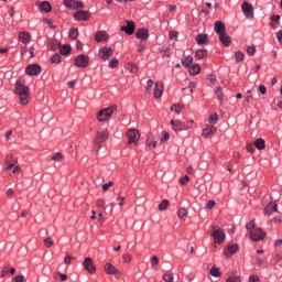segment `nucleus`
<instances>
[{
	"mask_svg": "<svg viewBox=\"0 0 282 282\" xmlns=\"http://www.w3.org/2000/svg\"><path fill=\"white\" fill-rule=\"evenodd\" d=\"M14 94L19 96L20 105H28L30 102V87L25 86V79H17Z\"/></svg>",
	"mask_w": 282,
	"mask_h": 282,
	"instance_id": "obj_1",
	"label": "nucleus"
},
{
	"mask_svg": "<svg viewBox=\"0 0 282 282\" xmlns=\"http://www.w3.org/2000/svg\"><path fill=\"white\" fill-rule=\"evenodd\" d=\"M115 111H118V106L116 105H111L108 108L99 110V112L97 113L98 122H107V120H109L111 116H113Z\"/></svg>",
	"mask_w": 282,
	"mask_h": 282,
	"instance_id": "obj_2",
	"label": "nucleus"
},
{
	"mask_svg": "<svg viewBox=\"0 0 282 282\" xmlns=\"http://www.w3.org/2000/svg\"><path fill=\"white\" fill-rule=\"evenodd\" d=\"M210 235L215 243L220 245L224 243V241H226V234L224 232V230H221L219 225L212 226Z\"/></svg>",
	"mask_w": 282,
	"mask_h": 282,
	"instance_id": "obj_3",
	"label": "nucleus"
},
{
	"mask_svg": "<svg viewBox=\"0 0 282 282\" xmlns=\"http://www.w3.org/2000/svg\"><path fill=\"white\" fill-rule=\"evenodd\" d=\"M109 140V130H101L97 131L95 137V144L100 149L102 145V142H107Z\"/></svg>",
	"mask_w": 282,
	"mask_h": 282,
	"instance_id": "obj_4",
	"label": "nucleus"
},
{
	"mask_svg": "<svg viewBox=\"0 0 282 282\" xmlns=\"http://www.w3.org/2000/svg\"><path fill=\"white\" fill-rule=\"evenodd\" d=\"M128 144H138L140 142V131L138 129H129L126 133Z\"/></svg>",
	"mask_w": 282,
	"mask_h": 282,
	"instance_id": "obj_5",
	"label": "nucleus"
},
{
	"mask_svg": "<svg viewBox=\"0 0 282 282\" xmlns=\"http://www.w3.org/2000/svg\"><path fill=\"white\" fill-rule=\"evenodd\" d=\"M265 235L267 234L261 228H254L249 231V236L252 241H263L265 239Z\"/></svg>",
	"mask_w": 282,
	"mask_h": 282,
	"instance_id": "obj_6",
	"label": "nucleus"
},
{
	"mask_svg": "<svg viewBox=\"0 0 282 282\" xmlns=\"http://www.w3.org/2000/svg\"><path fill=\"white\" fill-rule=\"evenodd\" d=\"M242 13L247 19H254V7H252L249 2H243L241 6Z\"/></svg>",
	"mask_w": 282,
	"mask_h": 282,
	"instance_id": "obj_7",
	"label": "nucleus"
},
{
	"mask_svg": "<svg viewBox=\"0 0 282 282\" xmlns=\"http://www.w3.org/2000/svg\"><path fill=\"white\" fill-rule=\"evenodd\" d=\"M98 56L101 61H109L113 56V48L104 46L99 50Z\"/></svg>",
	"mask_w": 282,
	"mask_h": 282,
	"instance_id": "obj_8",
	"label": "nucleus"
},
{
	"mask_svg": "<svg viewBox=\"0 0 282 282\" xmlns=\"http://www.w3.org/2000/svg\"><path fill=\"white\" fill-rule=\"evenodd\" d=\"M76 67L85 68L89 65V56L85 54L77 55L75 57Z\"/></svg>",
	"mask_w": 282,
	"mask_h": 282,
	"instance_id": "obj_9",
	"label": "nucleus"
},
{
	"mask_svg": "<svg viewBox=\"0 0 282 282\" xmlns=\"http://www.w3.org/2000/svg\"><path fill=\"white\" fill-rule=\"evenodd\" d=\"M84 270H87L89 274H96V265L94 264V260L87 257L83 262Z\"/></svg>",
	"mask_w": 282,
	"mask_h": 282,
	"instance_id": "obj_10",
	"label": "nucleus"
},
{
	"mask_svg": "<svg viewBox=\"0 0 282 282\" xmlns=\"http://www.w3.org/2000/svg\"><path fill=\"white\" fill-rule=\"evenodd\" d=\"M120 31L126 32L128 36H131L135 32V22L127 20L126 25H122Z\"/></svg>",
	"mask_w": 282,
	"mask_h": 282,
	"instance_id": "obj_11",
	"label": "nucleus"
},
{
	"mask_svg": "<svg viewBox=\"0 0 282 282\" xmlns=\"http://www.w3.org/2000/svg\"><path fill=\"white\" fill-rule=\"evenodd\" d=\"M75 21H89L91 19V13L89 11L79 10L74 13Z\"/></svg>",
	"mask_w": 282,
	"mask_h": 282,
	"instance_id": "obj_12",
	"label": "nucleus"
},
{
	"mask_svg": "<svg viewBox=\"0 0 282 282\" xmlns=\"http://www.w3.org/2000/svg\"><path fill=\"white\" fill-rule=\"evenodd\" d=\"M25 74L28 76H39L41 74V65L39 64H31L25 68Z\"/></svg>",
	"mask_w": 282,
	"mask_h": 282,
	"instance_id": "obj_13",
	"label": "nucleus"
},
{
	"mask_svg": "<svg viewBox=\"0 0 282 282\" xmlns=\"http://www.w3.org/2000/svg\"><path fill=\"white\" fill-rule=\"evenodd\" d=\"M104 270L108 274H113L117 279H120L122 276L120 271L118 269H116V267L113 264H111L109 262L105 264Z\"/></svg>",
	"mask_w": 282,
	"mask_h": 282,
	"instance_id": "obj_14",
	"label": "nucleus"
},
{
	"mask_svg": "<svg viewBox=\"0 0 282 282\" xmlns=\"http://www.w3.org/2000/svg\"><path fill=\"white\" fill-rule=\"evenodd\" d=\"M17 162H19L17 160V158H14V154H7L6 159H4V164H6V169L7 171H10V169L14 167L17 165Z\"/></svg>",
	"mask_w": 282,
	"mask_h": 282,
	"instance_id": "obj_15",
	"label": "nucleus"
},
{
	"mask_svg": "<svg viewBox=\"0 0 282 282\" xmlns=\"http://www.w3.org/2000/svg\"><path fill=\"white\" fill-rule=\"evenodd\" d=\"M135 39L139 41H149V31L144 28H140L135 32Z\"/></svg>",
	"mask_w": 282,
	"mask_h": 282,
	"instance_id": "obj_16",
	"label": "nucleus"
},
{
	"mask_svg": "<svg viewBox=\"0 0 282 282\" xmlns=\"http://www.w3.org/2000/svg\"><path fill=\"white\" fill-rule=\"evenodd\" d=\"M279 206L276 205V203H269L264 209H263V215H265L267 217H270V215H272V213H276Z\"/></svg>",
	"mask_w": 282,
	"mask_h": 282,
	"instance_id": "obj_17",
	"label": "nucleus"
},
{
	"mask_svg": "<svg viewBox=\"0 0 282 282\" xmlns=\"http://www.w3.org/2000/svg\"><path fill=\"white\" fill-rule=\"evenodd\" d=\"M237 250H239V246L228 245L227 248L224 249V254L227 259H229V257H232V254L237 253Z\"/></svg>",
	"mask_w": 282,
	"mask_h": 282,
	"instance_id": "obj_18",
	"label": "nucleus"
},
{
	"mask_svg": "<svg viewBox=\"0 0 282 282\" xmlns=\"http://www.w3.org/2000/svg\"><path fill=\"white\" fill-rule=\"evenodd\" d=\"M214 30L216 34H218V36L221 34H226V24H224V22L221 21H216L214 24Z\"/></svg>",
	"mask_w": 282,
	"mask_h": 282,
	"instance_id": "obj_19",
	"label": "nucleus"
},
{
	"mask_svg": "<svg viewBox=\"0 0 282 282\" xmlns=\"http://www.w3.org/2000/svg\"><path fill=\"white\" fill-rule=\"evenodd\" d=\"M218 36H219L220 43H223L225 47H230V43H232V39L230 37V35H228V33H223Z\"/></svg>",
	"mask_w": 282,
	"mask_h": 282,
	"instance_id": "obj_20",
	"label": "nucleus"
},
{
	"mask_svg": "<svg viewBox=\"0 0 282 282\" xmlns=\"http://www.w3.org/2000/svg\"><path fill=\"white\" fill-rule=\"evenodd\" d=\"M170 123L173 128V131H175V133H178V131H184V123L182 121L171 120Z\"/></svg>",
	"mask_w": 282,
	"mask_h": 282,
	"instance_id": "obj_21",
	"label": "nucleus"
},
{
	"mask_svg": "<svg viewBox=\"0 0 282 282\" xmlns=\"http://www.w3.org/2000/svg\"><path fill=\"white\" fill-rule=\"evenodd\" d=\"M217 132V128L214 126H208L207 128L203 129V138H210V135H215Z\"/></svg>",
	"mask_w": 282,
	"mask_h": 282,
	"instance_id": "obj_22",
	"label": "nucleus"
},
{
	"mask_svg": "<svg viewBox=\"0 0 282 282\" xmlns=\"http://www.w3.org/2000/svg\"><path fill=\"white\" fill-rule=\"evenodd\" d=\"M107 39H109V34L105 31H98L95 34V41H97V43H102V41H107Z\"/></svg>",
	"mask_w": 282,
	"mask_h": 282,
	"instance_id": "obj_23",
	"label": "nucleus"
},
{
	"mask_svg": "<svg viewBox=\"0 0 282 282\" xmlns=\"http://www.w3.org/2000/svg\"><path fill=\"white\" fill-rule=\"evenodd\" d=\"M195 41L198 45H206L208 43V35L200 33L196 35Z\"/></svg>",
	"mask_w": 282,
	"mask_h": 282,
	"instance_id": "obj_24",
	"label": "nucleus"
},
{
	"mask_svg": "<svg viewBox=\"0 0 282 282\" xmlns=\"http://www.w3.org/2000/svg\"><path fill=\"white\" fill-rule=\"evenodd\" d=\"M19 39L21 43L28 44L30 41H32V36L28 31H23L19 34Z\"/></svg>",
	"mask_w": 282,
	"mask_h": 282,
	"instance_id": "obj_25",
	"label": "nucleus"
},
{
	"mask_svg": "<svg viewBox=\"0 0 282 282\" xmlns=\"http://www.w3.org/2000/svg\"><path fill=\"white\" fill-rule=\"evenodd\" d=\"M253 147H256L258 151H263V149H265V140H263L262 138L256 139L253 142Z\"/></svg>",
	"mask_w": 282,
	"mask_h": 282,
	"instance_id": "obj_26",
	"label": "nucleus"
},
{
	"mask_svg": "<svg viewBox=\"0 0 282 282\" xmlns=\"http://www.w3.org/2000/svg\"><path fill=\"white\" fill-rule=\"evenodd\" d=\"M162 94H164V87L156 83L154 86V98H162Z\"/></svg>",
	"mask_w": 282,
	"mask_h": 282,
	"instance_id": "obj_27",
	"label": "nucleus"
},
{
	"mask_svg": "<svg viewBox=\"0 0 282 282\" xmlns=\"http://www.w3.org/2000/svg\"><path fill=\"white\" fill-rule=\"evenodd\" d=\"M40 10L42 12H52V4L48 1H43L40 3Z\"/></svg>",
	"mask_w": 282,
	"mask_h": 282,
	"instance_id": "obj_28",
	"label": "nucleus"
},
{
	"mask_svg": "<svg viewBox=\"0 0 282 282\" xmlns=\"http://www.w3.org/2000/svg\"><path fill=\"white\" fill-rule=\"evenodd\" d=\"M208 56V51L205 48H198L195 52V57L198 59L206 58Z\"/></svg>",
	"mask_w": 282,
	"mask_h": 282,
	"instance_id": "obj_29",
	"label": "nucleus"
},
{
	"mask_svg": "<svg viewBox=\"0 0 282 282\" xmlns=\"http://www.w3.org/2000/svg\"><path fill=\"white\" fill-rule=\"evenodd\" d=\"M72 52V46L69 44H64L62 47H59V54L62 56H67Z\"/></svg>",
	"mask_w": 282,
	"mask_h": 282,
	"instance_id": "obj_30",
	"label": "nucleus"
},
{
	"mask_svg": "<svg viewBox=\"0 0 282 282\" xmlns=\"http://www.w3.org/2000/svg\"><path fill=\"white\" fill-rule=\"evenodd\" d=\"M202 72V67L198 64H192L189 67V74L192 76H197Z\"/></svg>",
	"mask_w": 282,
	"mask_h": 282,
	"instance_id": "obj_31",
	"label": "nucleus"
},
{
	"mask_svg": "<svg viewBox=\"0 0 282 282\" xmlns=\"http://www.w3.org/2000/svg\"><path fill=\"white\" fill-rule=\"evenodd\" d=\"M147 145L150 148V149H155V147H158V141H155L153 139V135L149 134L148 138H147Z\"/></svg>",
	"mask_w": 282,
	"mask_h": 282,
	"instance_id": "obj_32",
	"label": "nucleus"
},
{
	"mask_svg": "<svg viewBox=\"0 0 282 282\" xmlns=\"http://www.w3.org/2000/svg\"><path fill=\"white\" fill-rule=\"evenodd\" d=\"M182 65L183 67H191L193 65V56H186L185 58L182 59Z\"/></svg>",
	"mask_w": 282,
	"mask_h": 282,
	"instance_id": "obj_33",
	"label": "nucleus"
},
{
	"mask_svg": "<svg viewBox=\"0 0 282 282\" xmlns=\"http://www.w3.org/2000/svg\"><path fill=\"white\" fill-rule=\"evenodd\" d=\"M215 94L219 102H224V90L221 89L220 86L216 87Z\"/></svg>",
	"mask_w": 282,
	"mask_h": 282,
	"instance_id": "obj_34",
	"label": "nucleus"
},
{
	"mask_svg": "<svg viewBox=\"0 0 282 282\" xmlns=\"http://www.w3.org/2000/svg\"><path fill=\"white\" fill-rule=\"evenodd\" d=\"M236 63H242V61L246 58V54L241 51H237L235 53Z\"/></svg>",
	"mask_w": 282,
	"mask_h": 282,
	"instance_id": "obj_35",
	"label": "nucleus"
},
{
	"mask_svg": "<svg viewBox=\"0 0 282 282\" xmlns=\"http://www.w3.org/2000/svg\"><path fill=\"white\" fill-rule=\"evenodd\" d=\"M64 6L70 10H76V0H64Z\"/></svg>",
	"mask_w": 282,
	"mask_h": 282,
	"instance_id": "obj_36",
	"label": "nucleus"
},
{
	"mask_svg": "<svg viewBox=\"0 0 282 282\" xmlns=\"http://www.w3.org/2000/svg\"><path fill=\"white\" fill-rule=\"evenodd\" d=\"M68 36L73 41H76V39H78V29H76V28L70 29L68 32Z\"/></svg>",
	"mask_w": 282,
	"mask_h": 282,
	"instance_id": "obj_37",
	"label": "nucleus"
},
{
	"mask_svg": "<svg viewBox=\"0 0 282 282\" xmlns=\"http://www.w3.org/2000/svg\"><path fill=\"white\" fill-rule=\"evenodd\" d=\"M209 274L212 275V276H216V278H219V276H221V271L219 270V268H217V267H212V269H210V271H209Z\"/></svg>",
	"mask_w": 282,
	"mask_h": 282,
	"instance_id": "obj_38",
	"label": "nucleus"
},
{
	"mask_svg": "<svg viewBox=\"0 0 282 282\" xmlns=\"http://www.w3.org/2000/svg\"><path fill=\"white\" fill-rule=\"evenodd\" d=\"M51 160H53L54 162H63V160H65V156L63 155V153L57 152L51 156Z\"/></svg>",
	"mask_w": 282,
	"mask_h": 282,
	"instance_id": "obj_39",
	"label": "nucleus"
},
{
	"mask_svg": "<svg viewBox=\"0 0 282 282\" xmlns=\"http://www.w3.org/2000/svg\"><path fill=\"white\" fill-rule=\"evenodd\" d=\"M58 276H59L61 281H66L67 280V274H65V273L57 272V273L53 274V279L55 281H58Z\"/></svg>",
	"mask_w": 282,
	"mask_h": 282,
	"instance_id": "obj_40",
	"label": "nucleus"
},
{
	"mask_svg": "<svg viewBox=\"0 0 282 282\" xmlns=\"http://www.w3.org/2000/svg\"><path fill=\"white\" fill-rule=\"evenodd\" d=\"M128 70L130 72V74H138V65H135L134 63H129Z\"/></svg>",
	"mask_w": 282,
	"mask_h": 282,
	"instance_id": "obj_41",
	"label": "nucleus"
},
{
	"mask_svg": "<svg viewBox=\"0 0 282 282\" xmlns=\"http://www.w3.org/2000/svg\"><path fill=\"white\" fill-rule=\"evenodd\" d=\"M173 272L171 271H167L164 275H163V281L165 282H173Z\"/></svg>",
	"mask_w": 282,
	"mask_h": 282,
	"instance_id": "obj_42",
	"label": "nucleus"
},
{
	"mask_svg": "<svg viewBox=\"0 0 282 282\" xmlns=\"http://www.w3.org/2000/svg\"><path fill=\"white\" fill-rule=\"evenodd\" d=\"M150 263L152 268H158V265H160V258H158V256H153L150 260Z\"/></svg>",
	"mask_w": 282,
	"mask_h": 282,
	"instance_id": "obj_43",
	"label": "nucleus"
},
{
	"mask_svg": "<svg viewBox=\"0 0 282 282\" xmlns=\"http://www.w3.org/2000/svg\"><path fill=\"white\" fill-rule=\"evenodd\" d=\"M118 65H120V62L118 61V58L113 57L110 63H109V67L110 69H116V67H118Z\"/></svg>",
	"mask_w": 282,
	"mask_h": 282,
	"instance_id": "obj_44",
	"label": "nucleus"
},
{
	"mask_svg": "<svg viewBox=\"0 0 282 282\" xmlns=\"http://www.w3.org/2000/svg\"><path fill=\"white\" fill-rule=\"evenodd\" d=\"M208 122L212 124H217L219 122V116L217 113H214L209 117Z\"/></svg>",
	"mask_w": 282,
	"mask_h": 282,
	"instance_id": "obj_45",
	"label": "nucleus"
},
{
	"mask_svg": "<svg viewBox=\"0 0 282 282\" xmlns=\"http://www.w3.org/2000/svg\"><path fill=\"white\" fill-rule=\"evenodd\" d=\"M182 109H183V107L180 104H174L171 107V110L174 111L175 113H182Z\"/></svg>",
	"mask_w": 282,
	"mask_h": 282,
	"instance_id": "obj_46",
	"label": "nucleus"
},
{
	"mask_svg": "<svg viewBox=\"0 0 282 282\" xmlns=\"http://www.w3.org/2000/svg\"><path fill=\"white\" fill-rule=\"evenodd\" d=\"M186 215H188V212L186 210V208H180V209L177 210V217H178L180 219H183V217H186Z\"/></svg>",
	"mask_w": 282,
	"mask_h": 282,
	"instance_id": "obj_47",
	"label": "nucleus"
},
{
	"mask_svg": "<svg viewBox=\"0 0 282 282\" xmlns=\"http://www.w3.org/2000/svg\"><path fill=\"white\" fill-rule=\"evenodd\" d=\"M169 208V199H163L161 204H159V210H166Z\"/></svg>",
	"mask_w": 282,
	"mask_h": 282,
	"instance_id": "obj_48",
	"label": "nucleus"
},
{
	"mask_svg": "<svg viewBox=\"0 0 282 282\" xmlns=\"http://www.w3.org/2000/svg\"><path fill=\"white\" fill-rule=\"evenodd\" d=\"M51 63H55L56 65H58V63H61V54L55 53V54L51 57Z\"/></svg>",
	"mask_w": 282,
	"mask_h": 282,
	"instance_id": "obj_49",
	"label": "nucleus"
},
{
	"mask_svg": "<svg viewBox=\"0 0 282 282\" xmlns=\"http://www.w3.org/2000/svg\"><path fill=\"white\" fill-rule=\"evenodd\" d=\"M44 246L46 248H52L54 246V240L52 239V237H47L46 239H44Z\"/></svg>",
	"mask_w": 282,
	"mask_h": 282,
	"instance_id": "obj_50",
	"label": "nucleus"
},
{
	"mask_svg": "<svg viewBox=\"0 0 282 282\" xmlns=\"http://www.w3.org/2000/svg\"><path fill=\"white\" fill-rule=\"evenodd\" d=\"M256 53H257V47H254V45H250L247 47V54H249V56H254Z\"/></svg>",
	"mask_w": 282,
	"mask_h": 282,
	"instance_id": "obj_51",
	"label": "nucleus"
},
{
	"mask_svg": "<svg viewBox=\"0 0 282 282\" xmlns=\"http://www.w3.org/2000/svg\"><path fill=\"white\" fill-rule=\"evenodd\" d=\"M185 83L187 84V88L189 89L191 94H193V89L197 87V83L188 80H185Z\"/></svg>",
	"mask_w": 282,
	"mask_h": 282,
	"instance_id": "obj_52",
	"label": "nucleus"
},
{
	"mask_svg": "<svg viewBox=\"0 0 282 282\" xmlns=\"http://www.w3.org/2000/svg\"><path fill=\"white\" fill-rule=\"evenodd\" d=\"M226 282H241L240 275H230Z\"/></svg>",
	"mask_w": 282,
	"mask_h": 282,
	"instance_id": "obj_53",
	"label": "nucleus"
},
{
	"mask_svg": "<svg viewBox=\"0 0 282 282\" xmlns=\"http://www.w3.org/2000/svg\"><path fill=\"white\" fill-rule=\"evenodd\" d=\"M154 82L153 79L148 80L145 94H151V89H153Z\"/></svg>",
	"mask_w": 282,
	"mask_h": 282,
	"instance_id": "obj_54",
	"label": "nucleus"
},
{
	"mask_svg": "<svg viewBox=\"0 0 282 282\" xmlns=\"http://www.w3.org/2000/svg\"><path fill=\"white\" fill-rule=\"evenodd\" d=\"M189 181H191V177L188 175H185L180 178V184H182V186H186V184H188Z\"/></svg>",
	"mask_w": 282,
	"mask_h": 282,
	"instance_id": "obj_55",
	"label": "nucleus"
},
{
	"mask_svg": "<svg viewBox=\"0 0 282 282\" xmlns=\"http://www.w3.org/2000/svg\"><path fill=\"white\" fill-rule=\"evenodd\" d=\"M111 186H113V182L109 181L108 183L102 184V191L104 193H107V191H109V188H111Z\"/></svg>",
	"mask_w": 282,
	"mask_h": 282,
	"instance_id": "obj_56",
	"label": "nucleus"
},
{
	"mask_svg": "<svg viewBox=\"0 0 282 282\" xmlns=\"http://www.w3.org/2000/svg\"><path fill=\"white\" fill-rule=\"evenodd\" d=\"M171 138V134H169V132H163V135L160 139V142H169V139Z\"/></svg>",
	"mask_w": 282,
	"mask_h": 282,
	"instance_id": "obj_57",
	"label": "nucleus"
},
{
	"mask_svg": "<svg viewBox=\"0 0 282 282\" xmlns=\"http://www.w3.org/2000/svg\"><path fill=\"white\" fill-rule=\"evenodd\" d=\"M8 274H10V269H8V267H3L0 273L1 279H4V276H8Z\"/></svg>",
	"mask_w": 282,
	"mask_h": 282,
	"instance_id": "obj_58",
	"label": "nucleus"
},
{
	"mask_svg": "<svg viewBox=\"0 0 282 282\" xmlns=\"http://www.w3.org/2000/svg\"><path fill=\"white\" fill-rule=\"evenodd\" d=\"M180 33L177 31H170V39L173 41H177Z\"/></svg>",
	"mask_w": 282,
	"mask_h": 282,
	"instance_id": "obj_59",
	"label": "nucleus"
},
{
	"mask_svg": "<svg viewBox=\"0 0 282 282\" xmlns=\"http://www.w3.org/2000/svg\"><path fill=\"white\" fill-rule=\"evenodd\" d=\"M96 206H97V210H102V208H105V200L98 199L96 203Z\"/></svg>",
	"mask_w": 282,
	"mask_h": 282,
	"instance_id": "obj_60",
	"label": "nucleus"
},
{
	"mask_svg": "<svg viewBox=\"0 0 282 282\" xmlns=\"http://www.w3.org/2000/svg\"><path fill=\"white\" fill-rule=\"evenodd\" d=\"M122 259H123V263H131V254L124 253L122 256Z\"/></svg>",
	"mask_w": 282,
	"mask_h": 282,
	"instance_id": "obj_61",
	"label": "nucleus"
},
{
	"mask_svg": "<svg viewBox=\"0 0 282 282\" xmlns=\"http://www.w3.org/2000/svg\"><path fill=\"white\" fill-rule=\"evenodd\" d=\"M247 230H254V220H250L249 223H247L246 225Z\"/></svg>",
	"mask_w": 282,
	"mask_h": 282,
	"instance_id": "obj_62",
	"label": "nucleus"
},
{
	"mask_svg": "<svg viewBox=\"0 0 282 282\" xmlns=\"http://www.w3.org/2000/svg\"><path fill=\"white\" fill-rule=\"evenodd\" d=\"M249 282H261V280L257 275H250Z\"/></svg>",
	"mask_w": 282,
	"mask_h": 282,
	"instance_id": "obj_63",
	"label": "nucleus"
},
{
	"mask_svg": "<svg viewBox=\"0 0 282 282\" xmlns=\"http://www.w3.org/2000/svg\"><path fill=\"white\" fill-rule=\"evenodd\" d=\"M25 281V276L24 275H17L14 278V282H24Z\"/></svg>",
	"mask_w": 282,
	"mask_h": 282,
	"instance_id": "obj_64",
	"label": "nucleus"
}]
</instances>
